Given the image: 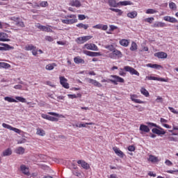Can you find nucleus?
<instances>
[{
	"label": "nucleus",
	"instance_id": "a878e982",
	"mask_svg": "<svg viewBox=\"0 0 178 178\" xmlns=\"http://www.w3.org/2000/svg\"><path fill=\"white\" fill-rule=\"evenodd\" d=\"M130 44V40L127 39H122L120 40V44L122 45V47H127Z\"/></svg>",
	"mask_w": 178,
	"mask_h": 178
},
{
	"label": "nucleus",
	"instance_id": "774afa93",
	"mask_svg": "<svg viewBox=\"0 0 178 178\" xmlns=\"http://www.w3.org/2000/svg\"><path fill=\"white\" fill-rule=\"evenodd\" d=\"M156 102H163V98L161 97H157L156 99Z\"/></svg>",
	"mask_w": 178,
	"mask_h": 178
},
{
	"label": "nucleus",
	"instance_id": "c756f323",
	"mask_svg": "<svg viewBox=\"0 0 178 178\" xmlns=\"http://www.w3.org/2000/svg\"><path fill=\"white\" fill-rule=\"evenodd\" d=\"M0 51H6V49H10V45L5 43H0Z\"/></svg>",
	"mask_w": 178,
	"mask_h": 178
},
{
	"label": "nucleus",
	"instance_id": "5701e85b",
	"mask_svg": "<svg viewBox=\"0 0 178 178\" xmlns=\"http://www.w3.org/2000/svg\"><path fill=\"white\" fill-rule=\"evenodd\" d=\"M163 19L165 22H169L170 23H178V20L173 17L165 16Z\"/></svg>",
	"mask_w": 178,
	"mask_h": 178
},
{
	"label": "nucleus",
	"instance_id": "58836bf2",
	"mask_svg": "<svg viewBox=\"0 0 178 178\" xmlns=\"http://www.w3.org/2000/svg\"><path fill=\"white\" fill-rule=\"evenodd\" d=\"M140 92L141 94H143V95H145L146 97H149V92H148V90H147V89H145V88H141Z\"/></svg>",
	"mask_w": 178,
	"mask_h": 178
},
{
	"label": "nucleus",
	"instance_id": "49530a36",
	"mask_svg": "<svg viewBox=\"0 0 178 178\" xmlns=\"http://www.w3.org/2000/svg\"><path fill=\"white\" fill-rule=\"evenodd\" d=\"M154 20H155V19L152 17H147L146 19H144V22H145L146 23H149V24H152V22H154Z\"/></svg>",
	"mask_w": 178,
	"mask_h": 178
},
{
	"label": "nucleus",
	"instance_id": "a19ab883",
	"mask_svg": "<svg viewBox=\"0 0 178 178\" xmlns=\"http://www.w3.org/2000/svg\"><path fill=\"white\" fill-rule=\"evenodd\" d=\"M110 10H112V12H115V13H118V16H122L123 15V12L122 10L118 8H110Z\"/></svg>",
	"mask_w": 178,
	"mask_h": 178
},
{
	"label": "nucleus",
	"instance_id": "8fccbe9b",
	"mask_svg": "<svg viewBox=\"0 0 178 178\" xmlns=\"http://www.w3.org/2000/svg\"><path fill=\"white\" fill-rule=\"evenodd\" d=\"M0 67H4L5 69H8V67H10V65L6 63H0Z\"/></svg>",
	"mask_w": 178,
	"mask_h": 178
},
{
	"label": "nucleus",
	"instance_id": "79ce46f5",
	"mask_svg": "<svg viewBox=\"0 0 178 178\" xmlns=\"http://www.w3.org/2000/svg\"><path fill=\"white\" fill-rule=\"evenodd\" d=\"M158 11L156 10L152 9V8H149L145 11V13L147 15H154V13H156Z\"/></svg>",
	"mask_w": 178,
	"mask_h": 178
},
{
	"label": "nucleus",
	"instance_id": "473e14b6",
	"mask_svg": "<svg viewBox=\"0 0 178 178\" xmlns=\"http://www.w3.org/2000/svg\"><path fill=\"white\" fill-rule=\"evenodd\" d=\"M56 67V63H50L46 65L45 69L46 70H54Z\"/></svg>",
	"mask_w": 178,
	"mask_h": 178
},
{
	"label": "nucleus",
	"instance_id": "e433bc0d",
	"mask_svg": "<svg viewBox=\"0 0 178 178\" xmlns=\"http://www.w3.org/2000/svg\"><path fill=\"white\" fill-rule=\"evenodd\" d=\"M76 27H78L79 29H83V30H87V29H88V27H90V26H88V24H84L83 23H79V24H76Z\"/></svg>",
	"mask_w": 178,
	"mask_h": 178
},
{
	"label": "nucleus",
	"instance_id": "5fc2aeb1",
	"mask_svg": "<svg viewBox=\"0 0 178 178\" xmlns=\"http://www.w3.org/2000/svg\"><path fill=\"white\" fill-rule=\"evenodd\" d=\"M2 126H3V127H4V129H8V130H12V129L13 127L8 124H6V123H3Z\"/></svg>",
	"mask_w": 178,
	"mask_h": 178
},
{
	"label": "nucleus",
	"instance_id": "a211bd4d",
	"mask_svg": "<svg viewBox=\"0 0 178 178\" xmlns=\"http://www.w3.org/2000/svg\"><path fill=\"white\" fill-rule=\"evenodd\" d=\"M20 170L24 175H26V176H30V171L29 170V167L26 166L25 165H21Z\"/></svg>",
	"mask_w": 178,
	"mask_h": 178
},
{
	"label": "nucleus",
	"instance_id": "a18cd8bd",
	"mask_svg": "<svg viewBox=\"0 0 178 178\" xmlns=\"http://www.w3.org/2000/svg\"><path fill=\"white\" fill-rule=\"evenodd\" d=\"M169 8H170V9H172V10H176V9H177V6H176V3H175L173 2H170L169 3Z\"/></svg>",
	"mask_w": 178,
	"mask_h": 178
},
{
	"label": "nucleus",
	"instance_id": "72a5a7b5",
	"mask_svg": "<svg viewBox=\"0 0 178 178\" xmlns=\"http://www.w3.org/2000/svg\"><path fill=\"white\" fill-rule=\"evenodd\" d=\"M36 134L38 136H40L42 137H44V136H45V131H44V129H42L41 128H37Z\"/></svg>",
	"mask_w": 178,
	"mask_h": 178
},
{
	"label": "nucleus",
	"instance_id": "4d7b16f0",
	"mask_svg": "<svg viewBox=\"0 0 178 178\" xmlns=\"http://www.w3.org/2000/svg\"><path fill=\"white\" fill-rule=\"evenodd\" d=\"M32 54L34 56H37L38 54V49H37V47H35V48L32 49Z\"/></svg>",
	"mask_w": 178,
	"mask_h": 178
},
{
	"label": "nucleus",
	"instance_id": "39448f33",
	"mask_svg": "<svg viewBox=\"0 0 178 178\" xmlns=\"http://www.w3.org/2000/svg\"><path fill=\"white\" fill-rule=\"evenodd\" d=\"M108 56L111 59H116V58L119 59L123 57V54H122V51L115 49L112 53L109 54Z\"/></svg>",
	"mask_w": 178,
	"mask_h": 178
},
{
	"label": "nucleus",
	"instance_id": "603ef678",
	"mask_svg": "<svg viewBox=\"0 0 178 178\" xmlns=\"http://www.w3.org/2000/svg\"><path fill=\"white\" fill-rule=\"evenodd\" d=\"M39 5L41 8H47L48 6V1H42Z\"/></svg>",
	"mask_w": 178,
	"mask_h": 178
},
{
	"label": "nucleus",
	"instance_id": "0eeeda50",
	"mask_svg": "<svg viewBox=\"0 0 178 178\" xmlns=\"http://www.w3.org/2000/svg\"><path fill=\"white\" fill-rule=\"evenodd\" d=\"M91 38H92V35H86V36L77 38L75 41L78 44H84V42H87V41H90Z\"/></svg>",
	"mask_w": 178,
	"mask_h": 178
},
{
	"label": "nucleus",
	"instance_id": "c9c22d12",
	"mask_svg": "<svg viewBox=\"0 0 178 178\" xmlns=\"http://www.w3.org/2000/svg\"><path fill=\"white\" fill-rule=\"evenodd\" d=\"M74 62L76 64L84 63V59L80 58V56H76L74 58Z\"/></svg>",
	"mask_w": 178,
	"mask_h": 178
},
{
	"label": "nucleus",
	"instance_id": "9d476101",
	"mask_svg": "<svg viewBox=\"0 0 178 178\" xmlns=\"http://www.w3.org/2000/svg\"><path fill=\"white\" fill-rule=\"evenodd\" d=\"M86 81H88V83H89L90 84H92V86H94L95 87H98L99 88H101V87H102V84L97 80L88 78L86 79Z\"/></svg>",
	"mask_w": 178,
	"mask_h": 178
},
{
	"label": "nucleus",
	"instance_id": "c85d7f7f",
	"mask_svg": "<svg viewBox=\"0 0 178 178\" xmlns=\"http://www.w3.org/2000/svg\"><path fill=\"white\" fill-rule=\"evenodd\" d=\"M147 67H151L152 69H162V65H158V64H152V63H148L147 64Z\"/></svg>",
	"mask_w": 178,
	"mask_h": 178
},
{
	"label": "nucleus",
	"instance_id": "864d4df0",
	"mask_svg": "<svg viewBox=\"0 0 178 178\" xmlns=\"http://www.w3.org/2000/svg\"><path fill=\"white\" fill-rule=\"evenodd\" d=\"M15 99L19 102H26V99H24V97L17 96L15 97Z\"/></svg>",
	"mask_w": 178,
	"mask_h": 178
},
{
	"label": "nucleus",
	"instance_id": "680f3d73",
	"mask_svg": "<svg viewBox=\"0 0 178 178\" xmlns=\"http://www.w3.org/2000/svg\"><path fill=\"white\" fill-rule=\"evenodd\" d=\"M45 40L49 41V42H52V41H54V38H52L51 36H46Z\"/></svg>",
	"mask_w": 178,
	"mask_h": 178
},
{
	"label": "nucleus",
	"instance_id": "338daca9",
	"mask_svg": "<svg viewBox=\"0 0 178 178\" xmlns=\"http://www.w3.org/2000/svg\"><path fill=\"white\" fill-rule=\"evenodd\" d=\"M13 131H15V133H17L18 134H20V129L13 127L11 129Z\"/></svg>",
	"mask_w": 178,
	"mask_h": 178
},
{
	"label": "nucleus",
	"instance_id": "f704fd0d",
	"mask_svg": "<svg viewBox=\"0 0 178 178\" xmlns=\"http://www.w3.org/2000/svg\"><path fill=\"white\" fill-rule=\"evenodd\" d=\"M10 29V24L6 23V22H3V27L1 30H3V31H6V33H8V30Z\"/></svg>",
	"mask_w": 178,
	"mask_h": 178
},
{
	"label": "nucleus",
	"instance_id": "393cba45",
	"mask_svg": "<svg viewBox=\"0 0 178 178\" xmlns=\"http://www.w3.org/2000/svg\"><path fill=\"white\" fill-rule=\"evenodd\" d=\"M108 3L111 8H118L119 6V2H116V0H108Z\"/></svg>",
	"mask_w": 178,
	"mask_h": 178
},
{
	"label": "nucleus",
	"instance_id": "f257e3e1",
	"mask_svg": "<svg viewBox=\"0 0 178 178\" xmlns=\"http://www.w3.org/2000/svg\"><path fill=\"white\" fill-rule=\"evenodd\" d=\"M64 18L65 19H61V22L63 23V24H74V23H77V22H79L77 19V15L74 14L65 15Z\"/></svg>",
	"mask_w": 178,
	"mask_h": 178
},
{
	"label": "nucleus",
	"instance_id": "c03bdc74",
	"mask_svg": "<svg viewBox=\"0 0 178 178\" xmlns=\"http://www.w3.org/2000/svg\"><path fill=\"white\" fill-rule=\"evenodd\" d=\"M4 100L7 101V102H17V100L10 97H4Z\"/></svg>",
	"mask_w": 178,
	"mask_h": 178
},
{
	"label": "nucleus",
	"instance_id": "4be33fe9",
	"mask_svg": "<svg viewBox=\"0 0 178 178\" xmlns=\"http://www.w3.org/2000/svg\"><path fill=\"white\" fill-rule=\"evenodd\" d=\"M113 149L115 154H116V155H118V156H120V158H123V156H124V154H123V152L120 150V149L118 148L117 147H113Z\"/></svg>",
	"mask_w": 178,
	"mask_h": 178
},
{
	"label": "nucleus",
	"instance_id": "20e7f679",
	"mask_svg": "<svg viewBox=\"0 0 178 178\" xmlns=\"http://www.w3.org/2000/svg\"><path fill=\"white\" fill-rule=\"evenodd\" d=\"M113 79H108V81L113 83L115 86H118V83H124V79L119 76L117 75H111Z\"/></svg>",
	"mask_w": 178,
	"mask_h": 178
},
{
	"label": "nucleus",
	"instance_id": "1a4fd4ad",
	"mask_svg": "<svg viewBox=\"0 0 178 178\" xmlns=\"http://www.w3.org/2000/svg\"><path fill=\"white\" fill-rule=\"evenodd\" d=\"M83 48H86V49H89L90 51H98V46L92 43L85 44Z\"/></svg>",
	"mask_w": 178,
	"mask_h": 178
},
{
	"label": "nucleus",
	"instance_id": "f8f14e48",
	"mask_svg": "<svg viewBox=\"0 0 178 178\" xmlns=\"http://www.w3.org/2000/svg\"><path fill=\"white\" fill-rule=\"evenodd\" d=\"M60 83L64 88H70L69 83H67V79L65 76H60Z\"/></svg>",
	"mask_w": 178,
	"mask_h": 178
},
{
	"label": "nucleus",
	"instance_id": "de8ad7c7",
	"mask_svg": "<svg viewBox=\"0 0 178 178\" xmlns=\"http://www.w3.org/2000/svg\"><path fill=\"white\" fill-rule=\"evenodd\" d=\"M105 49H108V51H111V52H113L114 49H116L113 44L105 46Z\"/></svg>",
	"mask_w": 178,
	"mask_h": 178
},
{
	"label": "nucleus",
	"instance_id": "bf43d9fd",
	"mask_svg": "<svg viewBox=\"0 0 178 178\" xmlns=\"http://www.w3.org/2000/svg\"><path fill=\"white\" fill-rule=\"evenodd\" d=\"M94 124H95V123H94V122H86L85 124H82L81 126H82V127H86L87 125L92 126Z\"/></svg>",
	"mask_w": 178,
	"mask_h": 178
},
{
	"label": "nucleus",
	"instance_id": "ea45409f",
	"mask_svg": "<svg viewBox=\"0 0 178 178\" xmlns=\"http://www.w3.org/2000/svg\"><path fill=\"white\" fill-rule=\"evenodd\" d=\"M138 48V46L137 45V43H136L135 42H132L130 47V51H137Z\"/></svg>",
	"mask_w": 178,
	"mask_h": 178
},
{
	"label": "nucleus",
	"instance_id": "ddd939ff",
	"mask_svg": "<svg viewBox=\"0 0 178 178\" xmlns=\"http://www.w3.org/2000/svg\"><path fill=\"white\" fill-rule=\"evenodd\" d=\"M131 100L134 102L135 104H144L145 102L143 101H141L140 99H138V95H130Z\"/></svg>",
	"mask_w": 178,
	"mask_h": 178
},
{
	"label": "nucleus",
	"instance_id": "cd10ccee",
	"mask_svg": "<svg viewBox=\"0 0 178 178\" xmlns=\"http://www.w3.org/2000/svg\"><path fill=\"white\" fill-rule=\"evenodd\" d=\"M138 15V14L137 13V11H131L130 13H128L127 16V17H129V19H136Z\"/></svg>",
	"mask_w": 178,
	"mask_h": 178
},
{
	"label": "nucleus",
	"instance_id": "f3484780",
	"mask_svg": "<svg viewBox=\"0 0 178 178\" xmlns=\"http://www.w3.org/2000/svg\"><path fill=\"white\" fill-rule=\"evenodd\" d=\"M83 54L87 55V56H101L102 55L99 52H94L87 50H83Z\"/></svg>",
	"mask_w": 178,
	"mask_h": 178
},
{
	"label": "nucleus",
	"instance_id": "09e8293b",
	"mask_svg": "<svg viewBox=\"0 0 178 178\" xmlns=\"http://www.w3.org/2000/svg\"><path fill=\"white\" fill-rule=\"evenodd\" d=\"M68 97H69V98H71V99H74V98H78V97L79 98H81V94L79 93V94H77V95H68Z\"/></svg>",
	"mask_w": 178,
	"mask_h": 178
},
{
	"label": "nucleus",
	"instance_id": "3c124183",
	"mask_svg": "<svg viewBox=\"0 0 178 178\" xmlns=\"http://www.w3.org/2000/svg\"><path fill=\"white\" fill-rule=\"evenodd\" d=\"M29 3V5H31L32 8H35V9H38V8H40V4H38V3L35 2V3Z\"/></svg>",
	"mask_w": 178,
	"mask_h": 178
},
{
	"label": "nucleus",
	"instance_id": "423d86ee",
	"mask_svg": "<svg viewBox=\"0 0 178 178\" xmlns=\"http://www.w3.org/2000/svg\"><path fill=\"white\" fill-rule=\"evenodd\" d=\"M37 29H39L41 31H46V33H54V31H52V29H51L52 26L50 25H47L46 26L44 25H41L40 24H38L36 25Z\"/></svg>",
	"mask_w": 178,
	"mask_h": 178
},
{
	"label": "nucleus",
	"instance_id": "e2e57ef3",
	"mask_svg": "<svg viewBox=\"0 0 178 178\" xmlns=\"http://www.w3.org/2000/svg\"><path fill=\"white\" fill-rule=\"evenodd\" d=\"M165 163L167 166H172V165H173V163L170 160H165Z\"/></svg>",
	"mask_w": 178,
	"mask_h": 178
},
{
	"label": "nucleus",
	"instance_id": "6e6d98bb",
	"mask_svg": "<svg viewBox=\"0 0 178 178\" xmlns=\"http://www.w3.org/2000/svg\"><path fill=\"white\" fill-rule=\"evenodd\" d=\"M147 124H148V126H150L151 127H156V129H161V127L152 122H147Z\"/></svg>",
	"mask_w": 178,
	"mask_h": 178
},
{
	"label": "nucleus",
	"instance_id": "6e6552de",
	"mask_svg": "<svg viewBox=\"0 0 178 178\" xmlns=\"http://www.w3.org/2000/svg\"><path fill=\"white\" fill-rule=\"evenodd\" d=\"M124 70H125V72H129L131 74H135V76H140V72L132 67L125 66L124 67Z\"/></svg>",
	"mask_w": 178,
	"mask_h": 178
},
{
	"label": "nucleus",
	"instance_id": "9b49d317",
	"mask_svg": "<svg viewBox=\"0 0 178 178\" xmlns=\"http://www.w3.org/2000/svg\"><path fill=\"white\" fill-rule=\"evenodd\" d=\"M81 2H84V0H71L70 5V6H75V8H80L81 6Z\"/></svg>",
	"mask_w": 178,
	"mask_h": 178
},
{
	"label": "nucleus",
	"instance_id": "6ab92c4d",
	"mask_svg": "<svg viewBox=\"0 0 178 178\" xmlns=\"http://www.w3.org/2000/svg\"><path fill=\"white\" fill-rule=\"evenodd\" d=\"M93 29H97V30H103V31H106L108 30V25H103L102 24H98L92 26Z\"/></svg>",
	"mask_w": 178,
	"mask_h": 178
},
{
	"label": "nucleus",
	"instance_id": "052dcab7",
	"mask_svg": "<svg viewBox=\"0 0 178 178\" xmlns=\"http://www.w3.org/2000/svg\"><path fill=\"white\" fill-rule=\"evenodd\" d=\"M109 27H110V29H109L110 31H113L115 30H118V26H116L110 25Z\"/></svg>",
	"mask_w": 178,
	"mask_h": 178
},
{
	"label": "nucleus",
	"instance_id": "dca6fc26",
	"mask_svg": "<svg viewBox=\"0 0 178 178\" xmlns=\"http://www.w3.org/2000/svg\"><path fill=\"white\" fill-rule=\"evenodd\" d=\"M0 41H2L3 42L10 41L9 39V35L8 33H5L3 32L0 33Z\"/></svg>",
	"mask_w": 178,
	"mask_h": 178
},
{
	"label": "nucleus",
	"instance_id": "4468645a",
	"mask_svg": "<svg viewBox=\"0 0 178 178\" xmlns=\"http://www.w3.org/2000/svg\"><path fill=\"white\" fill-rule=\"evenodd\" d=\"M77 163L78 165H81V168H83V169H85V170H88V169H90V164L84 161V160H79L77 161Z\"/></svg>",
	"mask_w": 178,
	"mask_h": 178
},
{
	"label": "nucleus",
	"instance_id": "4c0bfd02",
	"mask_svg": "<svg viewBox=\"0 0 178 178\" xmlns=\"http://www.w3.org/2000/svg\"><path fill=\"white\" fill-rule=\"evenodd\" d=\"M24 149L22 147H19L15 149V153L19 155H23L24 154Z\"/></svg>",
	"mask_w": 178,
	"mask_h": 178
},
{
	"label": "nucleus",
	"instance_id": "f03ea898",
	"mask_svg": "<svg viewBox=\"0 0 178 178\" xmlns=\"http://www.w3.org/2000/svg\"><path fill=\"white\" fill-rule=\"evenodd\" d=\"M49 115H51V116L47 114H42V118H43V119H47V120H51V122H58V118H63V115L56 113H49Z\"/></svg>",
	"mask_w": 178,
	"mask_h": 178
},
{
	"label": "nucleus",
	"instance_id": "2f4dec72",
	"mask_svg": "<svg viewBox=\"0 0 178 178\" xmlns=\"http://www.w3.org/2000/svg\"><path fill=\"white\" fill-rule=\"evenodd\" d=\"M12 154V149L8 148L2 152V156H10Z\"/></svg>",
	"mask_w": 178,
	"mask_h": 178
},
{
	"label": "nucleus",
	"instance_id": "2eb2a0df",
	"mask_svg": "<svg viewBox=\"0 0 178 178\" xmlns=\"http://www.w3.org/2000/svg\"><path fill=\"white\" fill-rule=\"evenodd\" d=\"M154 56H156L159 59H166V58H168V54L163 51H159V52L155 53Z\"/></svg>",
	"mask_w": 178,
	"mask_h": 178
},
{
	"label": "nucleus",
	"instance_id": "37998d69",
	"mask_svg": "<svg viewBox=\"0 0 178 178\" xmlns=\"http://www.w3.org/2000/svg\"><path fill=\"white\" fill-rule=\"evenodd\" d=\"M35 48V46L33 44H27L26 46H25V51H32Z\"/></svg>",
	"mask_w": 178,
	"mask_h": 178
},
{
	"label": "nucleus",
	"instance_id": "13d9d810",
	"mask_svg": "<svg viewBox=\"0 0 178 178\" xmlns=\"http://www.w3.org/2000/svg\"><path fill=\"white\" fill-rule=\"evenodd\" d=\"M146 80H159V78L156 77V76H146Z\"/></svg>",
	"mask_w": 178,
	"mask_h": 178
},
{
	"label": "nucleus",
	"instance_id": "69168bd1",
	"mask_svg": "<svg viewBox=\"0 0 178 178\" xmlns=\"http://www.w3.org/2000/svg\"><path fill=\"white\" fill-rule=\"evenodd\" d=\"M78 17H79V20H84V19H86V15H79Z\"/></svg>",
	"mask_w": 178,
	"mask_h": 178
},
{
	"label": "nucleus",
	"instance_id": "0e129e2a",
	"mask_svg": "<svg viewBox=\"0 0 178 178\" xmlns=\"http://www.w3.org/2000/svg\"><path fill=\"white\" fill-rule=\"evenodd\" d=\"M128 150H129L131 152H133L136 150V147H134V145H130L128 147Z\"/></svg>",
	"mask_w": 178,
	"mask_h": 178
},
{
	"label": "nucleus",
	"instance_id": "7ed1b4c3",
	"mask_svg": "<svg viewBox=\"0 0 178 178\" xmlns=\"http://www.w3.org/2000/svg\"><path fill=\"white\" fill-rule=\"evenodd\" d=\"M8 20H11V22H14L15 23V26L17 27H20L21 29H23L26 27V25L24 24V22L23 20L20 19V17L13 16L8 17Z\"/></svg>",
	"mask_w": 178,
	"mask_h": 178
},
{
	"label": "nucleus",
	"instance_id": "aec40b11",
	"mask_svg": "<svg viewBox=\"0 0 178 178\" xmlns=\"http://www.w3.org/2000/svg\"><path fill=\"white\" fill-rule=\"evenodd\" d=\"M159 129H160V130L156 128L152 129V133H154V134H158V136L163 135L165 134V131H163V129L161 127Z\"/></svg>",
	"mask_w": 178,
	"mask_h": 178
},
{
	"label": "nucleus",
	"instance_id": "7c9ffc66",
	"mask_svg": "<svg viewBox=\"0 0 178 178\" xmlns=\"http://www.w3.org/2000/svg\"><path fill=\"white\" fill-rule=\"evenodd\" d=\"M127 5H133L130 1H124L118 2V6H127Z\"/></svg>",
	"mask_w": 178,
	"mask_h": 178
},
{
	"label": "nucleus",
	"instance_id": "412c9836",
	"mask_svg": "<svg viewBox=\"0 0 178 178\" xmlns=\"http://www.w3.org/2000/svg\"><path fill=\"white\" fill-rule=\"evenodd\" d=\"M147 161H149V162H152V163H156V162H159V159H158V157L150 154L149 155V158L147 159Z\"/></svg>",
	"mask_w": 178,
	"mask_h": 178
},
{
	"label": "nucleus",
	"instance_id": "b1692460",
	"mask_svg": "<svg viewBox=\"0 0 178 178\" xmlns=\"http://www.w3.org/2000/svg\"><path fill=\"white\" fill-rule=\"evenodd\" d=\"M152 26L154 29H158L159 27H166V24H165V22H156Z\"/></svg>",
	"mask_w": 178,
	"mask_h": 178
},
{
	"label": "nucleus",
	"instance_id": "bb28decb",
	"mask_svg": "<svg viewBox=\"0 0 178 178\" xmlns=\"http://www.w3.org/2000/svg\"><path fill=\"white\" fill-rule=\"evenodd\" d=\"M139 130L143 133H149V128L147 125L140 124Z\"/></svg>",
	"mask_w": 178,
	"mask_h": 178
}]
</instances>
